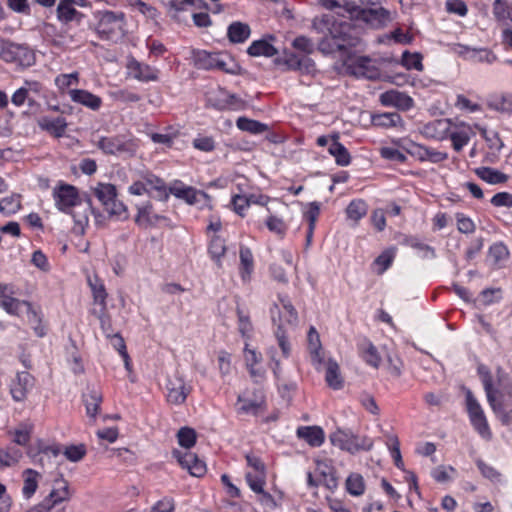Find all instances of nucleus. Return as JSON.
<instances>
[{
	"label": "nucleus",
	"instance_id": "obj_11",
	"mask_svg": "<svg viewBox=\"0 0 512 512\" xmlns=\"http://www.w3.org/2000/svg\"><path fill=\"white\" fill-rule=\"evenodd\" d=\"M275 64L284 66L286 70H298L304 74L315 72V63L307 56H298L292 52H285L282 57L275 59Z\"/></svg>",
	"mask_w": 512,
	"mask_h": 512
},
{
	"label": "nucleus",
	"instance_id": "obj_57",
	"mask_svg": "<svg viewBox=\"0 0 512 512\" xmlns=\"http://www.w3.org/2000/svg\"><path fill=\"white\" fill-rule=\"evenodd\" d=\"M395 253L392 250H387L381 253L373 262L377 274L384 273L392 264Z\"/></svg>",
	"mask_w": 512,
	"mask_h": 512
},
{
	"label": "nucleus",
	"instance_id": "obj_53",
	"mask_svg": "<svg viewBox=\"0 0 512 512\" xmlns=\"http://www.w3.org/2000/svg\"><path fill=\"white\" fill-rule=\"evenodd\" d=\"M406 244L411 248L418 251L420 257L424 259H433L436 257V253L433 247L423 243L417 238H408L405 240Z\"/></svg>",
	"mask_w": 512,
	"mask_h": 512
},
{
	"label": "nucleus",
	"instance_id": "obj_13",
	"mask_svg": "<svg viewBox=\"0 0 512 512\" xmlns=\"http://www.w3.org/2000/svg\"><path fill=\"white\" fill-rule=\"evenodd\" d=\"M71 497L68 482L62 478H56L53 481L52 489L48 496L44 499L41 507L49 509L64 501H68Z\"/></svg>",
	"mask_w": 512,
	"mask_h": 512
},
{
	"label": "nucleus",
	"instance_id": "obj_44",
	"mask_svg": "<svg viewBox=\"0 0 512 512\" xmlns=\"http://www.w3.org/2000/svg\"><path fill=\"white\" fill-rule=\"evenodd\" d=\"M368 211V206L365 201L361 199L353 200L349 203L346 208L347 218L352 221L354 224H357L360 219H362Z\"/></svg>",
	"mask_w": 512,
	"mask_h": 512
},
{
	"label": "nucleus",
	"instance_id": "obj_26",
	"mask_svg": "<svg viewBox=\"0 0 512 512\" xmlns=\"http://www.w3.org/2000/svg\"><path fill=\"white\" fill-rule=\"evenodd\" d=\"M12 59L8 63H13L21 68L34 65L36 61L35 53L27 46L14 44L12 50Z\"/></svg>",
	"mask_w": 512,
	"mask_h": 512
},
{
	"label": "nucleus",
	"instance_id": "obj_35",
	"mask_svg": "<svg viewBox=\"0 0 512 512\" xmlns=\"http://www.w3.org/2000/svg\"><path fill=\"white\" fill-rule=\"evenodd\" d=\"M103 401L102 393L97 389H91L83 395V402L86 408V414L95 421Z\"/></svg>",
	"mask_w": 512,
	"mask_h": 512
},
{
	"label": "nucleus",
	"instance_id": "obj_15",
	"mask_svg": "<svg viewBox=\"0 0 512 512\" xmlns=\"http://www.w3.org/2000/svg\"><path fill=\"white\" fill-rule=\"evenodd\" d=\"M34 386V378L26 371L17 373L10 385V392L15 401H23Z\"/></svg>",
	"mask_w": 512,
	"mask_h": 512
},
{
	"label": "nucleus",
	"instance_id": "obj_5",
	"mask_svg": "<svg viewBox=\"0 0 512 512\" xmlns=\"http://www.w3.org/2000/svg\"><path fill=\"white\" fill-rule=\"evenodd\" d=\"M332 445L341 450L355 454L360 451H369L373 447V441L364 436L353 434L351 431L337 429L330 435Z\"/></svg>",
	"mask_w": 512,
	"mask_h": 512
},
{
	"label": "nucleus",
	"instance_id": "obj_47",
	"mask_svg": "<svg viewBox=\"0 0 512 512\" xmlns=\"http://www.w3.org/2000/svg\"><path fill=\"white\" fill-rule=\"evenodd\" d=\"M361 353L363 359L367 364L377 368L381 363V357L376 347L369 341H364L361 344Z\"/></svg>",
	"mask_w": 512,
	"mask_h": 512
},
{
	"label": "nucleus",
	"instance_id": "obj_42",
	"mask_svg": "<svg viewBox=\"0 0 512 512\" xmlns=\"http://www.w3.org/2000/svg\"><path fill=\"white\" fill-rule=\"evenodd\" d=\"M139 148V142L135 138H126L124 136H118L117 143V157L130 158L135 156Z\"/></svg>",
	"mask_w": 512,
	"mask_h": 512
},
{
	"label": "nucleus",
	"instance_id": "obj_3",
	"mask_svg": "<svg viewBox=\"0 0 512 512\" xmlns=\"http://www.w3.org/2000/svg\"><path fill=\"white\" fill-rule=\"evenodd\" d=\"M53 197L56 207L70 213L76 228L83 232L89 222L90 201L82 200L74 186L63 183L54 188Z\"/></svg>",
	"mask_w": 512,
	"mask_h": 512
},
{
	"label": "nucleus",
	"instance_id": "obj_16",
	"mask_svg": "<svg viewBox=\"0 0 512 512\" xmlns=\"http://www.w3.org/2000/svg\"><path fill=\"white\" fill-rule=\"evenodd\" d=\"M379 100L384 106H393L403 111L414 106V100L408 94L394 89L382 93Z\"/></svg>",
	"mask_w": 512,
	"mask_h": 512
},
{
	"label": "nucleus",
	"instance_id": "obj_40",
	"mask_svg": "<svg viewBox=\"0 0 512 512\" xmlns=\"http://www.w3.org/2000/svg\"><path fill=\"white\" fill-rule=\"evenodd\" d=\"M93 193L104 207L117 197V189L110 183H98L93 188Z\"/></svg>",
	"mask_w": 512,
	"mask_h": 512
},
{
	"label": "nucleus",
	"instance_id": "obj_51",
	"mask_svg": "<svg viewBox=\"0 0 512 512\" xmlns=\"http://www.w3.org/2000/svg\"><path fill=\"white\" fill-rule=\"evenodd\" d=\"M111 218L118 221L128 219L129 213L127 207L117 199V197L107 206L104 207Z\"/></svg>",
	"mask_w": 512,
	"mask_h": 512
},
{
	"label": "nucleus",
	"instance_id": "obj_10",
	"mask_svg": "<svg viewBox=\"0 0 512 512\" xmlns=\"http://www.w3.org/2000/svg\"><path fill=\"white\" fill-rule=\"evenodd\" d=\"M249 470L245 474L248 486L251 490H260L261 485L266 484V467L262 460L253 455H246Z\"/></svg>",
	"mask_w": 512,
	"mask_h": 512
},
{
	"label": "nucleus",
	"instance_id": "obj_56",
	"mask_svg": "<svg viewBox=\"0 0 512 512\" xmlns=\"http://www.w3.org/2000/svg\"><path fill=\"white\" fill-rule=\"evenodd\" d=\"M226 246L222 238L215 236L209 245V254L211 258L220 266V260L225 255Z\"/></svg>",
	"mask_w": 512,
	"mask_h": 512
},
{
	"label": "nucleus",
	"instance_id": "obj_63",
	"mask_svg": "<svg viewBox=\"0 0 512 512\" xmlns=\"http://www.w3.org/2000/svg\"><path fill=\"white\" fill-rule=\"evenodd\" d=\"M457 229L464 234H472L476 230L474 221L463 213L456 214Z\"/></svg>",
	"mask_w": 512,
	"mask_h": 512
},
{
	"label": "nucleus",
	"instance_id": "obj_34",
	"mask_svg": "<svg viewBox=\"0 0 512 512\" xmlns=\"http://www.w3.org/2000/svg\"><path fill=\"white\" fill-rule=\"evenodd\" d=\"M363 19L374 27H380L391 21V14L383 7L369 8L363 11Z\"/></svg>",
	"mask_w": 512,
	"mask_h": 512
},
{
	"label": "nucleus",
	"instance_id": "obj_14",
	"mask_svg": "<svg viewBox=\"0 0 512 512\" xmlns=\"http://www.w3.org/2000/svg\"><path fill=\"white\" fill-rule=\"evenodd\" d=\"M127 74L140 82H150L158 80L159 71L155 67L131 59L127 63Z\"/></svg>",
	"mask_w": 512,
	"mask_h": 512
},
{
	"label": "nucleus",
	"instance_id": "obj_59",
	"mask_svg": "<svg viewBox=\"0 0 512 512\" xmlns=\"http://www.w3.org/2000/svg\"><path fill=\"white\" fill-rule=\"evenodd\" d=\"M178 443L184 448H191L196 442V432L189 427L181 428L177 433Z\"/></svg>",
	"mask_w": 512,
	"mask_h": 512
},
{
	"label": "nucleus",
	"instance_id": "obj_28",
	"mask_svg": "<svg viewBox=\"0 0 512 512\" xmlns=\"http://www.w3.org/2000/svg\"><path fill=\"white\" fill-rule=\"evenodd\" d=\"M475 128L478 129L481 136L485 139L489 149L491 150V152L488 154L489 161L494 162L504 146L502 140L500 139L498 133L495 131H488L485 127H481L478 124H475Z\"/></svg>",
	"mask_w": 512,
	"mask_h": 512
},
{
	"label": "nucleus",
	"instance_id": "obj_32",
	"mask_svg": "<svg viewBox=\"0 0 512 512\" xmlns=\"http://www.w3.org/2000/svg\"><path fill=\"white\" fill-rule=\"evenodd\" d=\"M297 436L313 447L321 446L325 439L324 431L318 426L299 427L297 429Z\"/></svg>",
	"mask_w": 512,
	"mask_h": 512
},
{
	"label": "nucleus",
	"instance_id": "obj_64",
	"mask_svg": "<svg viewBox=\"0 0 512 512\" xmlns=\"http://www.w3.org/2000/svg\"><path fill=\"white\" fill-rule=\"evenodd\" d=\"M493 15L499 21L510 18V6L506 0H495L493 3Z\"/></svg>",
	"mask_w": 512,
	"mask_h": 512
},
{
	"label": "nucleus",
	"instance_id": "obj_30",
	"mask_svg": "<svg viewBox=\"0 0 512 512\" xmlns=\"http://www.w3.org/2000/svg\"><path fill=\"white\" fill-rule=\"evenodd\" d=\"M38 125L42 130L57 138L62 137L67 128V122L63 117L44 116L39 119Z\"/></svg>",
	"mask_w": 512,
	"mask_h": 512
},
{
	"label": "nucleus",
	"instance_id": "obj_54",
	"mask_svg": "<svg viewBox=\"0 0 512 512\" xmlns=\"http://www.w3.org/2000/svg\"><path fill=\"white\" fill-rule=\"evenodd\" d=\"M267 211L271 213L270 208H267ZM266 226L270 232L275 233L281 237H283L287 231V225L285 221L281 217L273 214H270L267 217Z\"/></svg>",
	"mask_w": 512,
	"mask_h": 512
},
{
	"label": "nucleus",
	"instance_id": "obj_39",
	"mask_svg": "<svg viewBox=\"0 0 512 512\" xmlns=\"http://www.w3.org/2000/svg\"><path fill=\"white\" fill-rule=\"evenodd\" d=\"M325 380L328 386L334 390H339L343 387V378L336 361L329 359L326 363Z\"/></svg>",
	"mask_w": 512,
	"mask_h": 512
},
{
	"label": "nucleus",
	"instance_id": "obj_36",
	"mask_svg": "<svg viewBox=\"0 0 512 512\" xmlns=\"http://www.w3.org/2000/svg\"><path fill=\"white\" fill-rule=\"evenodd\" d=\"M338 139V134L331 136L332 142L329 144L328 151L335 158L338 165L347 166L351 162V157L348 150L338 141Z\"/></svg>",
	"mask_w": 512,
	"mask_h": 512
},
{
	"label": "nucleus",
	"instance_id": "obj_8",
	"mask_svg": "<svg viewBox=\"0 0 512 512\" xmlns=\"http://www.w3.org/2000/svg\"><path fill=\"white\" fill-rule=\"evenodd\" d=\"M474 126L458 120L450 119V128L448 138L451 140L452 147L456 152H460L475 136Z\"/></svg>",
	"mask_w": 512,
	"mask_h": 512
},
{
	"label": "nucleus",
	"instance_id": "obj_43",
	"mask_svg": "<svg viewBox=\"0 0 512 512\" xmlns=\"http://www.w3.org/2000/svg\"><path fill=\"white\" fill-rule=\"evenodd\" d=\"M253 255L250 249L242 247L240 249V276L243 281L248 282L253 272Z\"/></svg>",
	"mask_w": 512,
	"mask_h": 512
},
{
	"label": "nucleus",
	"instance_id": "obj_9",
	"mask_svg": "<svg viewBox=\"0 0 512 512\" xmlns=\"http://www.w3.org/2000/svg\"><path fill=\"white\" fill-rule=\"evenodd\" d=\"M167 400L174 405H181L192 391V386L182 375L175 373L167 379Z\"/></svg>",
	"mask_w": 512,
	"mask_h": 512
},
{
	"label": "nucleus",
	"instance_id": "obj_60",
	"mask_svg": "<svg viewBox=\"0 0 512 512\" xmlns=\"http://www.w3.org/2000/svg\"><path fill=\"white\" fill-rule=\"evenodd\" d=\"M12 441L20 446H26L30 441L31 428L26 425H21L14 431H10Z\"/></svg>",
	"mask_w": 512,
	"mask_h": 512
},
{
	"label": "nucleus",
	"instance_id": "obj_19",
	"mask_svg": "<svg viewBox=\"0 0 512 512\" xmlns=\"http://www.w3.org/2000/svg\"><path fill=\"white\" fill-rule=\"evenodd\" d=\"M68 95L72 102L82 105L92 111H98L102 106L101 97L84 89H70Z\"/></svg>",
	"mask_w": 512,
	"mask_h": 512
},
{
	"label": "nucleus",
	"instance_id": "obj_37",
	"mask_svg": "<svg viewBox=\"0 0 512 512\" xmlns=\"http://www.w3.org/2000/svg\"><path fill=\"white\" fill-rule=\"evenodd\" d=\"M474 173L481 180L491 185L505 183L508 180V176L506 174L490 167H478L474 170Z\"/></svg>",
	"mask_w": 512,
	"mask_h": 512
},
{
	"label": "nucleus",
	"instance_id": "obj_7",
	"mask_svg": "<svg viewBox=\"0 0 512 512\" xmlns=\"http://www.w3.org/2000/svg\"><path fill=\"white\" fill-rule=\"evenodd\" d=\"M466 409L474 429L483 439L490 440L492 438V432L490 430L487 418L480 403L477 401L470 390L466 391Z\"/></svg>",
	"mask_w": 512,
	"mask_h": 512
},
{
	"label": "nucleus",
	"instance_id": "obj_18",
	"mask_svg": "<svg viewBox=\"0 0 512 512\" xmlns=\"http://www.w3.org/2000/svg\"><path fill=\"white\" fill-rule=\"evenodd\" d=\"M270 313H271V318H272L273 323L277 326V330L275 331V336H276L278 345L281 349L282 356L284 358H288L290 356L291 346H290V343H289L288 338L285 333L284 323L282 320V316H281L279 307L277 305H275L273 308H271Z\"/></svg>",
	"mask_w": 512,
	"mask_h": 512
},
{
	"label": "nucleus",
	"instance_id": "obj_2",
	"mask_svg": "<svg viewBox=\"0 0 512 512\" xmlns=\"http://www.w3.org/2000/svg\"><path fill=\"white\" fill-rule=\"evenodd\" d=\"M487 401L496 418L503 424L512 423V382L497 371L493 377L485 366L478 367Z\"/></svg>",
	"mask_w": 512,
	"mask_h": 512
},
{
	"label": "nucleus",
	"instance_id": "obj_46",
	"mask_svg": "<svg viewBox=\"0 0 512 512\" xmlns=\"http://www.w3.org/2000/svg\"><path fill=\"white\" fill-rule=\"evenodd\" d=\"M23 454L20 449L7 447L0 449V467H11L16 465Z\"/></svg>",
	"mask_w": 512,
	"mask_h": 512
},
{
	"label": "nucleus",
	"instance_id": "obj_6",
	"mask_svg": "<svg viewBox=\"0 0 512 512\" xmlns=\"http://www.w3.org/2000/svg\"><path fill=\"white\" fill-rule=\"evenodd\" d=\"M192 64L203 70H221L232 73L233 70L229 66L232 63L229 56L222 53H211L206 50H192L190 56Z\"/></svg>",
	"mask_w": 512,
	"mask_h": 512
},
{
	"label": "nucleus",
	"instance_id": "obj_29",
	"mask_svg": "<svg viewBox=\"0 0 512 512\" xmlns=\"http://www.w3.org/2000/svg\"><path fill=\"white\" fill-rule=\"evenodd\" d=\"M371 122L376 127L404 129V121L396 112L374 114L371 117Z\"/></svg>",
	"mask_w": 512,
	"mask_h": 512
},
{
	"label": "nucleus",
	"instance_id": "obj_4",
	"mask_svg": "<svg viewBox=\"0 0 512 512\" xmlns=\"http://www.w3.org/2000/svg\"><path fill=\"white\" fill-rule=\"evenodd\" d=\"M95 31L105 40H118L125 35V14L120 11L100 10L93 13Z\"/></svg>",
	"mask_w": 512,
	"mask_h": 512
},
{
	"label": "nucleus",
	"instance_id": "obj_24",
	"mask_svg": "<svg viewBox=\"0 0 512 512\" xmlns=\"http://www.w3.org/2000/svg\"><path fill=\"white\" fill-rule=\"evenodd\" d=\"M180 465L187 469L188 472L195 477H201L206 473V464L191 452L177 454Z\"/></svg>",
	"mask_w": 512,
	"mask_h": 512
},
{
	"label": "nucleus",
	"instance_id": "obj_48",
	"mask_svg": "<svg viewBox=\"0 0 512 512\" xmlns=\"http://www.w3.org/2000/svg\"><path fill=\"white\" fill-rule=\"evenodd\" d=\"M237 127L252 134H260L267 130V125L246 117H239L236 121Z\"/></svg>",
	"mask_w": 512,
	"mask_h": 512
},
{
	"label": "nucleus",
	"instance_id": "obj_33",
	"mask_svg": "<svg viewBox=\"0 0 512 512\" xmlns=\"http://www.w3.org/2000/svg\"><path fill=\"white\" fill-rule=\"evenodd\" d=\"M25 310L27 320L33 327L36 334L40 337L45 335V327L42 325V314L41 311L35 308L31 303L22 301L21 313Z\"/></svg>",
	"mask_w": 512,
	"mask_h": 512
},
{
	"label": "nucleus",
	"instance_id": "obj_25",
	"mask_svg": "<svg viewBox=\"0 0 512 512\" xmlns=\"http://www.w3.org/2000/svg\"><path fill=\"white\" fill-rule=\"evenodd\" d=\"M277 305L281 312L282 320L284 323V329L289 326H294L298 320V314L294 306L292 305L287 295H278V303H275L272 308Z\"/></svg>",
	"mask_w": 512,
	"mask_h": 512
},
{
	"label": "nucleus",
	"instance_id": "obj_38",
	"mask_svg": "<svg viewBox=\"0 0 512 512\" xmlns=\"http://www.w3.org/2000/svg\"><path fill=\"white\" fill-rule=\"evenodd\" d=\"M227 34L231 42L243 43L250 37L251 29L248 24L236 21L229 25Z\"/></svg>",
	"mask_w": 512,
	"mask_h": 512
},
{
	"label": "nucleus",
	"instance_id": "obj_20",
	"mask_svg": "<svg viewBox=\"0 0 512 512\" xmlns=\"http://www.w3.org/2000/svg\"><path fill=\"white\" fill-rule=\"evenodd\" d=\"M13 294L10 285L0 283V307L10 315L20 316L22 300L13 297Z\"/></svg>",
	"mask_w": 512,
	"mask_h": 512
},
{
	"label": "nucleus",
	"instance_id": "obj_12",
	"mask_svg": "<svg viewBox=\"0 0 512 512\" xmlns=\"http://www.w3.org/2000/svg\"><path fill=\"white\" fill-rule=\"evenodd\" d=\"M165 221H167V218L164 215L156 213L150 202H146L137 206L135 223L138 226L147 229L156 227Z\"/></svg>",
	"mask_w": 512,
	"mask_h": 512
},
{
	"label": "nucleus",
	"instance_id": "obj_55",
	"mask_svg": "<svg viewBox=\"0 0 512 512\" xmlns=\"http://www.w3.org/2000/svg\"><path fill=\"white\" fill-rule=\"evenodd\" d=\"M401 64L408 70H423L422 56L419 53H410L409 51L403 52Z\"/></svg>",
	"mask_w": 512,
	"mask_h": 512
},
{
	"label": "nucleus",
	"instance_id": "obj_1",
	"mask_svg": "<svg viewBox=\"0 0 512 512\" xmlns=\"http://www.w3.org/2000/svg\"><path fill=\"white\" fill-rule=\"evenodd\" d=\"M312 27L317 33L323 35L318 49L323 54L339 53L344 57L343 63L348 73L367 79L379 77V69L372 59L352 56L349 53V49L356 47L360 42L358 30L350 22L337 21L333 15L324 14L313 20Z\"/></svg>",
	"mask_w": 512,
	"mask_h": 512
},
{
	"label": "nucleus",
	"instance_id": "obj_58",
	"mask_svg": "<svg viewBox=\"0 0 512 512\" xmlns=\"http://www.w3.org/2000/svg\"><path fill=\"white\" fill-rule=\"evenodd\" d=\"M79 82V73L73 72L70 74H60L55 78V85L57 88L64 92L69 87L77 85Z\"/></svg>",
	"mask_w": 512,
	"mask_h": 512
},
{
	"label": "nucleus",
	"instance_id": "obj_62",
	"mask_svg": "<svg viewBox=\"0 0 512 512\" xmlns=\"http://www.w3.org/2000/svg\"><path fill=\"white\" fill-rule=\"evenodd\" d=\"M142 181L145 183V186L149 188V193H151L152 191H158L159 193L167 196L165 184L163 180H161L157 176L147 174L143 177Z\"/></svg>",
	"mask_w": 512,
	"mask_h": 512
},
{
	"label": "nucleus",
	"instance_id": "obj_17",
	"mask_svg": "<svg viewBox=\"0 0 512 512\" xmlns=\"http://www.w3.org/2000/svg\"><path fill=\"white\" fill-rule=\"evenodd\" d=\"M275 40L276 38L272 35L255 40L247 48V53L252 57H273L278 54V49L274 45Z\"/></svg>",
	"mask_w": 512,
	"mask_h": 512
},
{
	"label": "nucleus",
	"instance_id": "obj_27",
	"mask_svg": "<svg viewBox=\"0 0 512 512\" xmlns=\"http://www.w3.org/2000/svg\"><path fill=\"white\" fill-rule=\"evenodd\" d=\"M170 191L175 197L184 199L189 204L206 201L208 198L206 193L184 185H174Z\"/></svg>",
	"mask_w": 512,
	"mask_h": 512
},
{
	"label": "nucleus",
	"instance_id": "obj_23",
	"mask_svg": "<svg viewBox=\"0 0 512 512\" xmlns=\"http://www.w3.org/2000/svg\"><path fill=\"white\" fill-rule=\"evenodd\" d=\"M308 349L311 363L317 370H320L324 363V353L319 334L314 327H311L308 332Z\"/></svg>",
	"mask_w": 512,
	"mask_h": 512
},
{
	"label": "nucleus",
	"instance_id": "obj_22",
	"mask_svg": "<svg viewBox=\"0 0 512 512\" xmlns=\"http://www.w3.org/2000/svg\"><path fill=\"white\" fill-rule=\"evenodd\" d=\"M21 478L23 482L21 488L22 496L24 499L29 500L35 495L42 475L34 469L26 468L22 471Z\"/></svg>",
	"mask_w": 512,
	"mask_h": 512
},
{
	"label": "nucleus",
	"instance_id": "obj_49",
	"mask_svg": "<svg viewBox=\"0 0 512 512\" xmlns=\"http://www.w3.org/2000/svg\"><path fill=\"white\" fill-rule=\"evenodd\" d=\"M316 473L324 478L325 485L332 489L337 486L336 479L332 475V467L326 460L316 461Z\"/></svg>",
	"mask_w": 512,
	"mask_h": 512
},
{
	"label": "nucleus",
	"instance_id": "obj_21",
	"mask_svg": "<svg viewBox=\"0 0 512 512\" xmlns=\"http://www.w3.org/2000/svg\"><path fill=\"white\" fill-rule=\"evenodd\" d=\"M449 128L450 119H437L425 124L421 129V133L426 138L444 140L448 138Z\"/></svg>",
	"mask_w": 512,
	"mask_h": 512
},
{
	"label": "nucleus",
	"instance_id": "obj_52",
	"mask_svg": "<svg viewBox=\"0 0 512 512\" xmlns=\"http://www.w3.org/2000/svg\"><path fill=\"white\" fill-rule=\"evenodd\" d=\"M346 489L353 496H360L365 491V483L362 475L352 473L346 480Z\"/></svg>",
	"mask_w": 512,
	"mask_h": 512
},
{
	"label": "nucleus",
	"instance_id": "obj_31",
	"mask_svg": "<svg viewBox=\"0 0 512 512\" xmlns=\"http://www.w3.org/2000/svg\"><path fill=\"white\" fill-rule=\"evenodd\" d=\"M243 356L251 376L254 378H261L264 374V370L261 367H256L261 363V353H259L256 349L250 348L249 344L245 343Z\"/></svg>",
	"mask_w": 512,
	"mask_h": 512
},
{
	"label": "nucleus",
	"instance_id": "obj_50",
	"mask_svg": "<svg viewBox=\"0 0 512 512\" xmlns=\"http://www.w3.org/2000/svg\"><path fill=\"white\" fill-rule=\"evenodd\" d=\"M88 282H89L90 288L92 290L95 303H97L101 306V310H105L106 309L107 293H106L103 283L97 278H94V279L89 278Z\"/></svg>",
	"mask_w": 512,
	"mask_h": 512
},
{
	"label": "nucleus",
	"instance_id": "obj_61",
	"mask_svg": "<svg viewBox=\"0 0 512 512\" xmlns=\"http://www.w3.org/2000/svg\"><path fill=\"white\" fill-rule=\"evenodd\" d=\"M117 143L118 136L101 137L98 141L97 146L103 153L116 156L118 150Z\"/></svg>",
	"mask_w": 512,
	"mask_h": 512
},
{
	"label": "nucleus",
	"instance_id": "obj_41",
	"mask_svg": "<svg viewBox=\"0 0 512 512\" xmlns=\"http://www.w3.org/2000/svg\"><path fill=\"white\" fill-rule=\"evenodd\" d=\"M82 14L78 12L70 1L60 0L57 6V18L59 21L68 23L73 20H80Z\"/></svg>",
	"mask_w": 512,
	"mask_h": 512
},
{
	"label": "nucleus",
	"instance_id": "obj_45",
	"mask_svg": "<svg viewBox=\"0 0 512 512\" xmlns=\"http://www.w3.org/2000/svg\"><path fill=\"white\" fill-rule=\"evenodd\" d=\"M21 209V195L11 194L0 200V212L5 216L17 213Z\"/></svg>",
	"mask_w": 512,
	"mask_h": 512
}]
</instances>
